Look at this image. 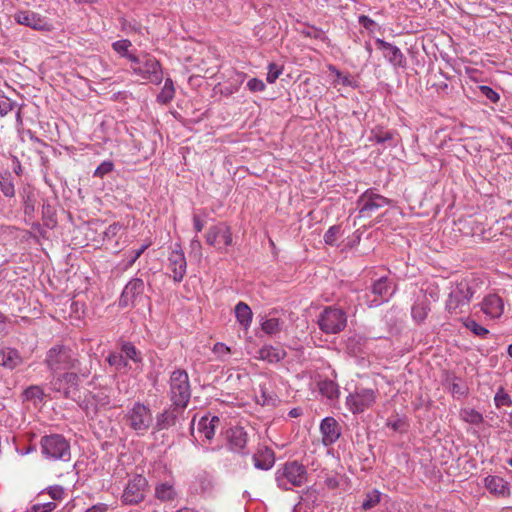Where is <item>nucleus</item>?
Returning a JSON list of instances; mask_svg holds the SVG:
<instances>
[{
	"label": "nucleus",
	"instance_id": "55",
	"mask_svg": "<svg viewBox=\"0 0 512 512\" xmlns=\"http://www.w3.org/2000/svg\"><path fill=\"white\" fill-rule=\"evenodd\" d=\"M122 226L119 223H113L109 225L104 231V237L108 239L114 238L121 230Z\"/></svg>",
	"mask_w": 512,
	"mask_h": 512
},
{
	"label": "nucleus",
	"instance_id": "16",
	"mask_svg": "<svg viewBox=\"0 0 512 512\" xmlns=\"http://www.w3.org/2000/svg\"><path fill=\"white\" fill-rule=\"evenodd\" d=\"M14 19L18 24L30 27L34 30H51V24L47 21V19L34 11H17L14 15Z\"/></svg>",
	"mask_w": 512,
	"mask_h": 512
},
{
	"label": "nucleus",
	"instance_id": "53",
	"mask_svg": "<svg viewBox=\"0 0 512 512\" xmlns=\"http://www.w3.org/2000/svg\"><path fill=\"white\" fill-rule=\"evenodd\" d=\"M247 87L251 92H262L265 89V83L258 78H251L247 82Z\"/></svg>",
	"mask_w": 512,
	"mask_h": 512
},
{
	"label": "nucleus",
	"instance_id": "1",
	"mask_svg": "<svg viewBox=\"0 0 512 512\" xmlns=\"http://www.w3.org/2000/svg\"><path fill=\"white\" fill-rule=\"evenodd\" d=\"M44 362L53 375L70 370L78 371L82 377H87L90 373L89 369L81 367L77 355L70 348L63 345L51 347L46 353Z\"/></svg>",
	"mask_w": 512,
	"mask_h": 512
},
{
	"label": "nucleus",
	"instance_id": "44",
	"mask_svg": "<svg viewBox=\"0 0 512 512\" xmlns=\"http://www.w3.org/2000/svg\"><path fill=\"white\" fill-rule=\"evenodd\" d=\"M261 328L267 334H275L281 329L280 321L277 318L266 319L261 323Z\"/></svg>",
	"mask_w": 512,
	"mask_h": 512
},
{
	"label": "nucleus",
	"instance_id": "39",
	"mask_svg": "<svg viewBox=\"0 0 512 512\" xmlns=\"http://www.w3.org/2000/svg\"><path fill=\"white\" fill-rule=\"evenodd\" d=\"M319 390L323 396L329 399H334L339 394L338 386L332 380L321 381L319 383Z\"/></svg>",
	"mask_w": 512,
	"mask_h": 512
},
{
	"label": "nucleus",
	"instance_id": "8",
	"mask_svg": "<svg viewBox=\"0 0 512 512\" xmlns=\"http://www.w3.org/2000/svg\"><path fill=\"white\" fill-rule=\"evenodd\" d=\"M41 449L47 459L62 461L70 459V445L62 435L44 436L41 439Z\"/></svg>",
	"mask_w": 512,
	"mask_h": 512
},
{
	"label": "nucleus",
	"instance_id": "2",
	"mask_svg": "<svg viewBox=\"0 0 512 512\" xmlns=\"http://www.w3.org/2000/svg\"><path fill=\"white\" fill-rule=\"evenodd\" d=\"M275 480L277 486L282 490L300 487L307 482L306 467L297 461L286 462L276 470Z\"/></svg>",
	"mask_w": 512,
	"mask_h": 512
},
{
	"label": "nucleus",
	"instance_id": "36",
	"mask_svg": "<svg viewBox=\"0 0 512 512\" xmlns=\"http://www.w3.org/2000/svg\"><path fill=\"white\" fill-rule=\"evenodd\" d=\"M44 397V391L40 386L32 385L26 388L23 392V398L25 401L32 402L34 405L42 402Z\"/></svg>",
	"mask_w": 512,
	"mask_h": 512
},
{
	"label": "nucleus",
	"instance_id": "4",
	"mask_svg": "<svg viewBox=\"0 0 512 512\" xmlns=\"http://www.w3.org/2000/svg\"><path fill=\"white\" fill-rule=\"evenodd\" d=\"M124 421L137 435H144L153 423V414L149 406L135 402L127 409Z\"/></svg>",
	"mask_w": 512,
	"mask_h": 512
},
{
	"label": "nucleus",
	"instance_id": "58",
	"mask_svg": "<svg viewBox=\"0 0 512 512\" xmlns=\"http://www.w3.org/2000/svg\"><path fill=\"white\" fill-rule=\"evenodd\" d=\"M48 493H49V495L51 496L52 499L58 500V499H61L63 497L64 490L60 486H54V487H50L49 488Z\"/></svg>",
	"mask_w": 512,
	"mask_h": 512
},
{
	"label": "nucleus",
	"instance_id": "48",
	"mask_svg": "<svg viewBox=\"0 0 512 512\" xmlns=\"http://www.w3.org/2000/svg\"><path fill=\"white\" fill-rule=\"evenodd\" d=\"M42 216L45 221V225L52 226L55 224V220L53 218L54 209L50 204L46 202L42 204Z\"/></svg>",
	"mask_w": 512,
	"mask_h": 512
},
{
	"label": "nucleus",
	"instance_id": "41",
	"mask_svg": "<svg viewBox=\"0 0 512 512\" xmlns=\"http://www.w3.org/2000/svg\"><path fill=\"white\" fill-rule=\"evenodd\" d=\"M0 189L6 197H14L15 187L11 179L10 174L1 175L0 177Z\"/></svg>",
	"mask_w": 512,
	"mask_h": 512
},
{
	"label": "nucleus",
	"instance_id": "34",
	"mask_svg": "<svg viewBox=\"0 0 512 512\" xmlns=\"http://www.w3.org/2000/svg\"><path fill=\"white\" fill-rule=\"evenodd\" d=\"M459 416H460L461 420H463L464 422L475 425V426H479L484 421L483 415L473 408L461 409Z\"/></svg>",
	"mask_w": 512,
	"mask_h": 512
},
{
	"label": "nucleus",
	"instance_id": "51",
	"mask_svg": "<svg viewBox=\"0 0 512 512\" xmlns=\"http://www.w3.org/2000/svg\"><path fill=\"white\" fill-rule=\"evenodd\" d=\"M113 163L111 161H103L94 171V176L103 177L113 170Z\"/></svg>",
	"mask_w": 512,
	"mask_h": 512
},
{
	"label": "nucleus",
	"instance_id": "56",
	"mask_svg": "<svg viewBox=\"0 0 512 512\" xmlns=\"http://www.w3.org/2000/svg\"><path fill=\"white\" fill-rule=\"evenodd\" d=\"M150 244H143L139 249L133 251L128 260V266H132L135 261L144 253V251L149 247Z\"/></svg>",
	"mask_w": 512,
	"mask_h": 512
},
{
	"label": "nucleus",
	"instance_id": "62",
	"mask_svg": "<svg viewBox=\"0 0 512 512\" xmlns=\"http://www.w3.org/2000/svg\"><path fill=\"white\" fill-rule=\"evenodd\" d=\"M190 247L193 252H198L200 254L201 243L197 236L191 240Z\"/></svg>",
	"mask_w": 512,
	"mask_h": 512
},
{
	"label": "nucleus",
	"instance_id": "21",
	"mask_svg": "<svg viewBox=\"0 0 512 512\" xmlns=\"http://www.w3.org/2000/svg\"><path fill=\"white\" fill-rule=\"evenodd\" d=\"M481 310L491 319L500 318L504 313V301L497 294H489L482 300Z\"/></svg>",
	"mask_w": 512,
	"mask_h": 512
},
{
	"label": "nucleus",
	"instance_id": "30",
	"mask_svg": "<svg viewBox=\"0 0 512 512\" xmlns=\"http://www.w3.org/2000/svg\"><path fill=\"white\" fill-rule=\"evenodd\" d=\"M235 317L237 322L243 327L244 330H247L252 322L253 313L251 308L244 302H239L235 306Z\"/></svg>",
	"mask_w": 512,
	"mask_h": 512
},
{
	"label": "nucleus",
	"instance_id": "38",
	"mask_svg": "<svg viewBox=\"0 0 512 512\" xmlns=\"http://www.w3.org/2000/svg\"><path fill=\"white\" fill-rule=\"evenodd\" d=\"M155 496L162 501L171 500L175 496V490L169 483H160L155 488Z\"/></svg>",
	"mask_w": 512,
	"mask_h": 512
},
{
	"label": "nucleus",
	"instance_id": "24",
	"mask_svg": "<svg viewBox=\"0 0 512 512\" xmlns=\"http://www.w3.org/2000/svg\"><path fill=\"white\" fill-rule=\"evenodd\" d=\"M20 197L22 199L25 216L32 218L36 209L37 192L32 186L26 185L20 191Z\"/></svg>",
	"mask_w": 512,
	"mask_h": 512
},
{
	"label": "nucleus",
	"instance_id": "35",
	"mask_svg": "<svg viewBox=\"0 0 512 512\" xmlns=\"http://www.w3.org/2000/svg\"><path fill=\"white\" fill-rule=\"evenodd\" d=\"M120 352L124 355L125 359L129 362L132 361L135 364L142 363L141 353L136 349V347L130 343L125 342L121 346Z\"/></svg>",
	"mask_w": 512,
	"mask_h": 512
},
{
	"label": "nucleus",
	"instance_id": "25",
	"mask_svg": "<svg viewBox=\"0 0 512 512\" xmlns=\"http://www.w3.org/2000/svg\"><path fill=\"white\" fill-rule=\"evenodd\" d=\"M254 467L259 470H269L274 466L275 455L273 450L263 447L253 455Z\"/></svg>",
	"mask_w": 512,
	"mask_h": 512
},
{
	"label": "nucleus",
	"instance_id": "26",
	"mask_svg": "<svg viewBox=\"0 0 512 512\" xmlns=\"http://www.w3.org/2000/svg\"><path fill=\"white\" fill-rule=\"evenodd\" d=\"M218 416L205 415L198 422V433L207 441H211L215 435V429L219 424Z\"/></svg>",
	"mask_w": 512,
	"mask_h": 512
},
{
	"label": "nucleus",
	"instance_id": "50",
	"mask_svg": "<svg viewBox=\"0 0 512 512\" xmlns=\"http://www.w3.org/2000/svg\"><path fill=\"white\" fill-rule=\"evenodd\" d=\"M494 402L497 407L510 406L511 399L503 390H499L494 397Z\"/></svg>",
	"mask_w": 512,
	"mask_h": 512
},
{
	"label": "nucleus",
	"instance_id": "18",
	"mask_svg": "<svg viewBox=\"0 0 512 512\" xmlns=\"http://www.w3.org/2000/svg\"><path fill=\"white\" fill-rule=\"evenodd\" d=\"M146 479L140 475L130 480L123 492V500L127 504H136L143 500Z\"/></svg>",
	"mask_w": 512,
	"mask_h": 512
},
{
	"label": "nucleus",
	"instance_id": "14",
	"mask_svg": "<svg viewBox=\"0 0 512 512\" xmlns=\"http://www.w3.org/2000/svg\"><path fill=\"white\" fill-rule=\"evenodd\" d=\"M206 242L220 251L225 250L232 244L230 227L225 223L211 226L206 233Z\"/></svg>",
	"mask_w": 512,
	"mask_h": 512
},
{
	"label": "nucleus",
	"instance_id": "19",
	"mask_svg": "<svg viewBox=\"0 0 512 512\" xmlns=\"http://www.w3.org/2000/svg\"><path fill=\"white\" fill-rule=\"evenodd\" d=\"M375 43L378 49L383 52L384 57L391 65L395 67H405L406 58L397 46L380 38H377Z\"/></svg>",
	"mask_w": 512,
	"mask_h": 512
},
{
	"label": "nucleus",
	"instance_id": "42",
	"mask_svg": "<svg viewBox=\"0 0 512 512\" xmlns=\"http://www.w3.org/2000/svg\"><path fill=\"white\" fill-rule=\"evenodd\" d=\"M381 500V493L377 490H373L366 494L364 501L362 502V508L369 510L379 504Z\"/></svg>",
	"mask_w": 512,
	"mask_h": 512
},
{
	"label": "nucleus",
	"instance_id": "29",
	"mask_svg": "<svg viewBox=\"0 0 512 512\" xmlns=\"http://www.w3.org/2000/svg\"><path fill=\"white\" fill-rule=\"evenodd\" d=\"M176 408L177 407L166 409L156 416L155 428L158 431L168 429L175 425L177 420Z\"/></svg>",
	"mask_w": 512,
	"mask_h": 512
},
{
	"label": "nucleus",
	"instance_id": "22",
	"mask_svg": "<svg viewBox=\"0 0 512 512\" xmlns=\"http://www.w3.org/2000/svg\"><path fill=\"white\" fill-rule=\"evenodd\" d=\"M484 486L497 497H507L510 494L508 483L499 476L489 475L484 479Z\"/></svg>",
	"mask_w": 512,
	"mask_h": 512
},
{
	"label": "nucleus",
	"instance_id": "23",
	"mask_svg": "<svg viewBox=\"0 0 512 512\" xmlns=\"http://www.w3.org/2000/svg\"><path fill=\"white\" fill-rule=\"evenodd\" d=\"M248 440L247 432L243 427L236 426L228 431V443L231 450L243 452Z\"/></svg>",
	"mask_w": 512,
	"mask_h": 512
},
{
	"label": "nucleus",
	"instance_id": "20",
	"mask_svg": "<svg viewBox=\"0 0 512 512\" xmlns=\"http://www.w3.org/2000/svg\"><path fill=\"white\" fill-rule=\"evenodd\" d=\"M169 269L172 271V277L175 282H181L186 274V258L182 249L177 246L168 257Z\"/></svg>",
	"mask_w": 512,
	"mask_h": 512
},
{
	"label": "nucleus",
	"instance_id": "11",
	"mask_svg": "<svg viewBox=\"0 0 512 512\" xmlns=\"http://www.w3.org/2000/svg\"><path fill=\"white\" fill-rule=\"evenodd\" d=\"M377 391L371 388H356L346 398V406L353 414H360L373 406Z\"/></svg>",
	"mask_w": 512,
	"mask_h": 512
},
{
	"label": "nucleus",
	"instance_id": "61",
	"mask_svg": "<svg viewBox=\"0 0 512 512\" xmlns=\"http://www.w3.org/2000/svg\"><path fill=\"white\" fill-rule=\"evenodd\" d=\"M193 225H194V229L196 230L197 233L201 232L202 229L204 228V223L196 215L193 217Z\"/></svg>",
	"mask_w": 512,
	"mask_h": 512
},
{
	"label": "nucleus",
	"instance_id": "45",
	"mask_svg": "<svg viewBox=\"0 0 512 512\" xmlns=\"http://www.w3.org/2000/svg\"><path fill=\"white\" fill-rule=\"evenodd\" d=\"M283 73V66L278 65L276 63H270L268 65V72L266 75V80L268 83L273 84L279 78V76Z\"/></svg>",
	"mask_w": 512,
	"mask_h": 512
},
{
	"label": "nucleus",
	"instance_id": "52",
	"mask_svg": "<svg viewBox=\"0 0 512 512\" xmlns=\"http://www.w3.org/2000/svg\"><path fill=\"white\" fill-rule=\"evenodd\" d=\"M481 93L493 103H497L500 99L499 94L491 87L482 85L479 87Z\"/></svg>",
	"mask_w": 512,
	"mask_h": 512
},
{
	"label": "nucleus",
	"instance_id": "17",
	"mask_svg": "<svg viewBox=\"0 0 512 512\" xmlns=\"http://www.w3.org/2000/svg\"><path fill=\"white\" fill-rule=\"evenodd\" d=\"M321 441L324 446L334 444L341 436L342 430L338 421L333 417H325L320 423Z\"/></svg>",
	"mask_w": 512,
	"mask_h": 512
},
{
	"label": "nucleus",
	"instance_id": "15",
	"mask_svg": "<svg viewBox=\"0 0 512 512\" xmlns=\"http://www.w3.org/2000/svg\"><path fill=\"white\" fill-rule=\"evenodd\" d=\"M144 281L140 278L131 279L124 287L120 296L119 305L121 307L134 306L140 301L144 294Z\"/></svg>",
	"mask_w": 512,
	"mask_h": 512
},
{
	"label": "nucleus",
	"instance_id": "63",
	"mask_svg": "<svg viewBox=\"0 0 512 512\" xmlns=\"http://www.w3.org/2000/svg\"><path fill=\"white\" fill-rule=\"evenodd\" d=\"M39 504L44 512H51L56 508V504L52 501Z\"/></svg>",
	"mask_w": 512,
	"mask_h": 512
},
{
	"label": "nucleus",
	"instance_id": "47",
	"mask_svg": "<svg viewBox=\"0 0 512 512\" xmlns=\"http://www.w3.org/2000/svg\"><path fill=\"white\" fill-rule=\"evenodd\" d=\"M131 42L127 39H122L114 42L112 44L113 49L121 56L126 57L128 59V56L131 55L128 53V49L131 46Z\"/></svg>",
	"mask_w": 512,
	"mask_h": 512
},
{
	"label": "nucleus",
	"instance_id": "27",
	"mask_svg": "<svg viewBox=\"0 0 512 512\" xmlns=\"http://www.w3.org/2000/svg\"><path fill=\"white\" fill-rule=\"evenodd\" d=\"M23 359L20 353L13 348H4L0 350V365L4 368L13 370L22 363Z\"/></svg>",
	"mask_w": 512,
	"mask_h": 512
},
{
	"label": "nucleus",
	"instance_id": "10",
	"mask_svg": "<svg viewBox=\"0 0 512 512\" xmlns=\"http://www.w3.org/2000/svg\"><path fill=\"white\" fill-rule=\"evenodd\" d=\"M393 293L392 283L388 278L381 277L372 284L370 291L365 293L363 302L370 308L377 307L387 302Z\"/></svg>",
	"mask_w": 512,
	"mask_h": 512
},
{
	"label": "nucleus",
	"instance_id": "9",
	"mask_svg": "<svg viewBox=\"0 0 512 512\" xmlns=\"http://www.w3.org/2000/svg\"><path fill=\"white\" fill-rule=\"evenodd\" d=\"M81 378L83 377L78 371L70 370L53 375L50 385L55 392L61 393L65 398H74Z\"/></svg>",
	"mask_w": 512,
	"mask_h": 512
},
{
	"label": "nucleus",
	"instance_id": "31",
	"mask_svg": "<svg viewBox=\"0 0 512 512\" xmlns=\"http://www.w3.org/2000/svg\"><path fill=\"white\" fill-rule=\"evenodd\" d=\"M256 402L262 406H276L278 402L277 395L269 391L265 383L259 385V394L256 395Z\"/></svg>",
	"mask_w": 512,
	"mask_h": 512
},
{
	"label": "nucleus",
	"instance_id": "57",
	"mask_svg": "<svg viewBox=\"0 0 512 512\" xmlns=\"http://www.w3.org/2000/svg\"><path fill=\"white\" fill-rule=\"evenodd\" d=\"M302 33L311 38H322L323 32L315 27H308L302 30Z\"/></svg>",
	"mask_w": 512,
	"mask_h": 512
},
{
	"label": "nucleus",
	"instance_id": "3",
	"mask_svg": "<svg viewBox=\"0 0 512 512\" xmlns=\"http://www.w3.org/2000/svg\"><path fill=\"white\" fill-rule=\"evenodd\" d=\"M113 391L108 387H101L89 392L84 399L78 402L79 407L88 417H95L100 410L114 407L112 399Z\"/></svg>",
	"mask_w": 512,
	"mask_h": 512
},
{
	"label": "nucleus",
	"instance_id": "12",
	"mask_svg": "<svg viewBox=\"0 0 512 512\" xmlns=\"http://www.w3.org/2000/svg\"><path fill=\"white\" fill-rule=\"evenodd\" d=\"M390 205V200L377 194L373 189H368L357 200V208L360 217H369L379 209Z\"/></svg>",
	"mask_w": 512,
	"mask_h": 512
},
{
	"label": "nucleus",
	"instance_id": "40",
	"mask_svg": "<svg viewBox=\"0 0 512 512\" xmlns=\"http://www.w3.org/2000/svg\"><path fill=\"white\" fill-rule=\"evenodd\" d=\"M393 139V133L384 131L381 128H375L371 131L369 141L382 144Z\"/></svg>",
	"mask_w": 512,
	"mask_h": 512
},
{
	"label": "nucleus",
	"instance_id": "32",
	"mask_svg": "<svg viewBox=\"0 0 512 512\" xmlns=\"http://www.w3.org/2000/svg\"><path fill=\"white\" fill-rule=\"evenodd\" d=\"M430 311L429 302L427 300L417 301L411 308L412 319L416 323H422Z\"/></svg>",
	"mask_w": 512,
	"mask_h": 512
},
{
	"label": "nucleus",
	"instance_id": "60",
	"mask_svg": "<svg viewBox=\"0 0 512 512\" xmlns=\"http://www.w3.org/2000/svg\"><path fill=\"white\" fill-rule=\"evenodd\" d=\"M359 22L367 29H369L372 25L375 24V22L372 19L364 15L359 17Z\"/></svg>",
	"mask_w": 512,
	"mask_h": 512
},
{
	"label": "nucleus",
	"instance_id": "5",
	"mask_svg": "<svg viewBox=\"0 0 512 512\" xmlns=\"http://www.w3.org/2000/svg\"><path fill=\"white\" fill-rule=\"evenodd\" d=\"M128 59L132 62L131 69L142 79L149 83L159 85L163 80V72L159 61L151 56L139 58L135 55H129Z\"/></svg>",
	"mask_w": 512,
	"mask_h": 512
},
{
	"label": "nucleus",
	"instance_id": "7",
	"mask_svg": "<svg viewBox=\"0 0 512 512\" xmlns=\"http://www.w3.org/2000/svg\"><path fill=\"white\" fill-rule=\"evenodd\" d=\"M318 326L326 334H337L347 325L346 313L337 307H326L318 317Z\"/></svg>",
	"mask_w": 512,
	"mask_h": 512
},
{
	"label": "nucleus",
	"instance_id": "54",
	"mask_svg": "<svg viewBox=\"0 0 512 512\" xmlns=\"http://www.w3.org/2000/svg\"><path fill=\"white\" fill-rule=\"evenodd\" d=\"M212 351L219 358H223L229 354L230 348L228 346H226L224 343L218 342L214 345Z\"/></svg>",
	"mask_w": 512,
	"mask_h": 512
},
{
	"label": "nucleus",
	"instance_id": "43",
	"mask_svg": "<svg viewBox=\"0 0 512 512\" xmlns=\"http://www.w3.org/2000/svg\"><path fill=\"white\" fill-rule=\"evenodd\" d=\"M463 324L467 329H469L471 332H473L477 336L484 337L489 333L488 329L481 326L473 319L467 318L464 320Z\"/></svg>",
	"mask_w": 512,
	"mask_h": 512
},
{
	"label": "nucleus",
	"instance_id": "13",
	"mask_svg": "<svg viewBox=\"0 0 512 512\" xmlns=\"http://www.w3.org/2000/svg\"><path fill=\"white\" fill-rule=\"evenodd\" d=\"M472 296L473 291L467 284L461 283L457 285L449 294L446 303L448 312L452 315L463 313L464 307L469 305Z\"/></svg>",
	"mask_w": 512,
	"mask_h": 512
},
{
	"label": "nucleus",
	"instance_id": "59",
	"mask_svg": "<svg viewBox=\"0 0 512 512\" xmlns=\"http://www.w3.org/2000/svg\"><path fill=\"white\" fill-rule=\"evenodd\" d=\"M108 511V505L104 503H97L93 505L92 507L85 510V512H107Z\"/></svg>",
	"mask_w": 512,
	"mask_h": 512
},
{
	"label": "nucleus",
	"instance_id": "49",
	"mask_svg": "<svg viewBox=\"0 0 512 512\" xmlns=\"http://www.w3.org/2000/svg\"><path fill=\"white\" fill-rule=\"evenodd\" d=\"M14 107V102L5 95H0V115H7Z\"/></svg>",
	"mask_w": 512,
	"mask_h": 512
},
{
	"label": "nucleus",
	"instance_id": "28",
	"mask_svg": "<svg viewBox=\"0 0 512 512\" xmlns=\"http://www.w3.org/2000/svg\"><path fill=\"white\" fill-rule=\"evenodd\" d=\"M285 356V351L281 348L271 345H265L258 351L257 358L269 363H275L282 360Z\"/></svg>",
	"mask_w": 512,
	"mask_h": 512
},
{
	"label": "nucleus",
	"instance_id": "64",
	"mask_svg": "<svg viewBox=\"0 0 512 512\" xmlns=\"http://www.w3.org/2000/svg\"><path fill=\"white\" fill-rule=\"evenodd\" d=\"M303 414V411L301 408H292L289 412H288V416L291 417V418H297L299 416H301Z\"/></svg>",
	"mask_w": 512,
	"mask_h": 512
},
{
	"label": "nucleus",
	"instance_id": "46",
	"mask_svg": "<svg viewBox=\"0 0 512 512\" xmlns=\"http://www.w3.org/2000/svg\"><path fill=\"white\" fill-rule=\"evenodd\" d=\"M340 235H341L340 226H337V225L331 226L324 234V242L328 245L333 246L336 244V241Z\"/></svg>",
	"mask_w": 512,
	"mask_h": 512
},
{
	"label": "nucleus",
	"instance_id": "6",
	"mask_svg": "<svg viewBox=\"0 0 512 512\" xmlns=\"http://www.w3.org/2000/svg\"><path fill=\"white\" fill-rule=\"evenodd\" d=\"M189 377L185 370L177 369L170 376V400L175 407L185 408L190 400Z\"/></svg>",
	"mask_w": 512,
	"mask_h": 512
},
{
	"label": "nucleus",
	"instance_id": "37",
	"mask_svg": "<svg viewBox=\"0 0 512 512\" xmlns=\"http://www.w3.org/2000/svg\"><path fill=\"white\" fill-rule=\"evenodd\" d=\"M175 94V89L173 85V81L170 78H167L165 80L164 86L161 90V92L157 96V101L162 104L169 103L173 98Z\"/></svg>",
	"mask_w": 512,
	"mask_h": 512
},
{
	"label": "nucleus",
	"instance_id": "33",
	"mask_svg": "<svg viewBox=\"0 0 512 512\" xmlns=\"http://www.w3.org/2000/svg\"><path fill=\"white\" fill-rule=\"evenodd\" d=\"M107 362L118 372H123L131 367L121 352H112L107 357Z\"/></svg>",
	"mask_w": 512,
	"mask_h": 512
}]
</instances>
